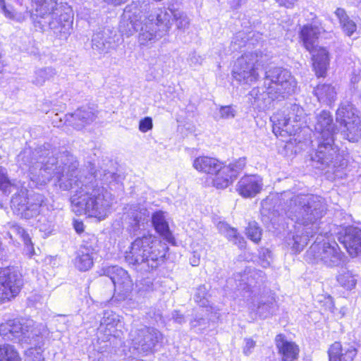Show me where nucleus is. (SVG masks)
Wrapping results in <instances>:
<instances>
[{
    "mask_svg": "<svg viewBox=\"0 0 361 361\" xmlns=\"http://www.w3.org/2000/svg\"><path fill=\"white\" fill-rule=\"evenodd\" d=\"M283 205L281 210L284 214L295 222L294 232H290L285 238V243L294 252H299L307 244L310 238L317 235L316 239L305 254V260L309 263H324L333 267L341 264L343 255L335 242L325 241L323 238L329 233L322 228L320 221L326 211L324 198L314 195H293L291 192L281 194Z\"/></svg>",
    "mask_w": 361,
    "mask_h": 361,
    "instance_id": "obj_1",
    "label": "nucleus"
},
{
    "mask_svg": "<svg viewBox=\"0 0 361 361\" xmlns=\"http://www.w3.org/2000/svg\"><path fill=\"white\" fill-rule=\"evenodd\" d=\"M171 16V12H166L161 8H155L149 15L143 16L141 8L136 4H132L123 11L119 31L127 37L138 32L140 46L149 47L168 32Z\"/></svg>",
    "mask_w": 361,
    "mask_h": 361,
    "instance_id": "obj_2",
    "label": "nucleus"
},
{
    "mask_svg": "<svg viewBox=\"0 0 361 361\" xmlns=\"http://www.w3.org/2000/svg\"><path fill=\"white\" fill-rule=\"evenodd\" d=\"M80 183V191L72 195V210L77 214H87L99 219H104L111 211L114 197L98 182H75Z\"/></svg>",
    "mask_w": 361,
    "mask_h": 361,
    "instance_id": "obj_3",
    "label": "nucleus"
},
{
    "mask_svg": "<svg viewBox=\"0 0 361 361\" xmlns=\"http://www.w3.org/2000/svg\"><path fill=\"white\" fill-rule=\"evenodd\" d=\"M168 249L155 235L144 234L131 243L125 252V260L137 271L149 272L164 262Z\"/></svg>",
    "mask_w": 361,
    "mask_h": 361,
    "instance_id": "obj_4",
    "label": "nucleus"
},
{
    "mask_svg": "<svg viewBox=\"0 0 361 361\" xmlns=\"http://www.w3.org/2000/svg\"><path fill=\"white\" fill-rule=\"evenodd\" d=\"M48 143L35 149L34 156L37 162L40 164L42 175H50L49 180H61L62 178H67L71 180L78 169V163L73 155L67 152H59L56 149H51Z\"/></svg>",
    "mask_w": 361,
    "mask_h": 361,
    "instance_id": "obj_5",
    "label": "nucleus"
},
{
    "mask_svg": "<svg viewBox=\"0 0 361 361\" xmlns=\"http://www.w3.org/2000/svg\"><path fill=\"white\" fill-rule=\"evenodd\" d=\"M0 334L6 340L24 345L40 349L49 332L43 324H37L32 319H15L0 324Z\"/></svg>",
    "mask_w": 361,
    "mask_h": 361,
    "instance_id": "obj_6",
    "label": "nucleus"
},
{
    "mask_svg": "<svg viewBox=\"0 0 361 361\" xmlns=\"http://www.w3.org/2000/svg\"><path fill=\"white\" fill-rule=\"evenodd\" d=\"M306 113L298 104H290L281 112H276L271 117L273 133L276 136L286 137L300 132Z\"/></svg>",
    "mask_w": 361,
    "mask_h": 361,
    "instance_id": "obj_7",
    "label": "nucleus"
},
{
    "mask_svg": "<svg viewBox=\"0 0 361 361\" xmlns=\"http://www.w3.org/2000/svg\"><path fill=\"white\" fill-rule=\"evenodd\" d=\"M245 164V157H240L228 164H224L216 158L207 156L199 157L193 161V166L198 171L219 175L223 180L238 178Z\"/></svg>",
    "mask_w": 361,
    "mask_h": 361,
    "instance_id": "obj_8",
    "label": "nucleus"
},
{
    "mask_svg": "<svg viewBox=\"0 0 361 361\" xmlns=\"http://www.w3.org/2000/svg\"><path fill=\"white\" fill-rule=\"evenodd\" d=\"M266 59L267 56L259 50L244 53L234 65L233 78L242 84L252 85L260 78L259 71Z\"/></svg>",
    "mask_w": 361,
    "mask_h": 361,
    "instance_id": "obj_9",
    "label": "nucleus"
},
{
    "mask_svg": "<svg viewBox=\"0 0 361 361\" xmlns=\"http://www.w3.org/2000/svg\"><path fill=\"white\" fill-rule=\"evenodd\" d=\"M320 28L313 25H305L300 31V37L305 47L312 53L313 67L317 77H324L328 66V51L323 47L317 48L318 36Z\"/></svg>",
    "mask_w": 361,
    "mask_h": 361,
    "instance_id": "obj_10",
    "label": "nucleus"
},
{
    "mask_svg": "<svg viewBox=\"0 0 361 361\" xmlns=\"http://www.w3.org/2000/svg\"><path fill=\"white\" fill-rule=\"evenodd\" d=\"M73 16L69 7L56 8L52 15L46 16L44 19L37 20L36 25L45 30L49 27L54 35L59 39L66 41L73 31Z\"/></svg>",
    "mask_w": 361,
    "mask_h": 361,
    "instance_id": "obj_11",
    "label": "nucleus"
},
{
    "mask_svg": "<svg viewBox=\"0 0 361 361\" xmlns=\"http://www.w3.org/2000/svg\"><path fill=\"white\" fill-rule=\"evenodd\" d=\"M336 122L345 128L344 137L350 142H355L361 137V119L357 109L348 102H342L336 113Z\"/></svg>",
    "mask_w": 361,
    "mask_h": 361,
    "instance_id": "obj_12",
    "label": "nucleus"
},
{
    "mask_svg": "<svg viewBox=\"0 0 361 361\" xmlns=\"http://www.w3.org/2000/svg\"><path fill=\"white\" fill-rule=\"evenodd\" d=\"M264 85L267 90L275 95L285 97L293 94L297 88V82L290 72L281 67L269 68L265 73Z\"/></svg>",
    "mask_w": 361,
    "mask_h": 361,
    "instance_id": "obj_13",
    "label": "nucleus"
},
{
    "mask_svg": "<svg viewBox=\"0 0 361 361\" xmlns=\"http://www.w3.org/2000/svg\"><path fill=\"white\" fill-rule=\"evenodd\" d=\"M132 346L139 353H153L164 341V335L154 327L141 325L132 329L130 333Z\"/></svg>",
    "mask_w": 361,
    "mask_h": 361,
    "instance_id": "obj_14",
    "label": "nucleus"
},
{
    "mask_svg": "<svg viewBox=\"0 0 361 361\" xmlns=\"http://www.w3.org/2000/svg\"><path fill=\"white\" fill-rule=\"evenodd\" d=\"M317 143L316 151L311 155L312 166L323 169L327 166L337 167L345 164L343 160H341L338 149L334 145V140L331 142L317 140Z\"/></svg>",
    "mask_w": 361,
    "mask_h": 361,
    "instance_id": "obj_15",
    "label": "nucleus"
},
{
    "mask_svg": "<svg viewBox=\"0 0 361 361\" xmlns=\"http://www.w3.org/2000/svg\"><path fill=\"white\" fill-rule=\"evenodd\" d=\"M23 286L22 276L14 267L0 270V301L4 302L15 298Z\"/></svg>",
    "mask_w": 361,
    "mask_h": 361,
    "instance_id": "obj_16",
    "label": "nucleus"
},
{
    "mask_svg": "<svg viewBox=\"0 0 361 361\" xmlns=\"http://www.w3.org/2000/svg\"><path fill=\"white\" fill-rule=\"evenodd\" d=\"M314 134L317 136V140L331 141L334 140L335 135L338 132V129L334 122L333 116L331 113L326 110H322L315 116L314 124Z\"/></svg>",
    "mask_w": 361,
    "mask_h": 361,
    "instance_id": "obj_17",
    "label": "nucleus"
},
{
    "mask_svg": "<svg viewBox=\"0 0 361 361\" xmlns=\"http://www.w3.org/2000/svg\"><path fill=\"white\" fill-rule=\"evenodd\" d=\"M97 118V110L94 106H82L73 114L65 116L64 123L73 126L76 130H82L92 123Z\"/></svg>",
    "mask_w": 361,
    "mask_h": 361,
    "instance_id": "obj_18",
    "label": "nucleus"
},
{
    "mask_svg": "<svg viewBox=\"0 0 361 361\" xmlns=\"http://www.w3.org/2000/svg\"><path fill=\"white\" fill-rule=\"evenodd\" d=\"M124 211L125 220L134 235L141 226L144 227L149 221V212L139 204L127 205L124 207Z\"/></svg>",
    "mask_w": 361,
    "mask_h": 361,
    "instance_id": "obj_19",
    "label": "nucleus"
},
{
    "mask_svg": "<svg viewBox=\"0 0 361 361\" xmlns=\"http://www.w3.org/2000/svg\"><path fill=\"white\" fill-rule=\"evenodd\" d=\"M103 274L109 277L115 287L128 292L133 288V283L128 271L118 266H111L102 269Z\"/></svg>",
    "mask_w": 361,
    "mask_h": 361,
    "instance_id": "obj_20",
    "label": "nucleus"
},
{
    "mask_svg": "<svg viewBox=\"0 0 361 361\" xmlns=\"http://www.w3.org/2000/svg\"><path fill=\"white\" fill-rule=\"evenodd\" d=\"M329 361H353L357 353L356 345L334 343L328 350Z\"/></svg>",
    "mask_w": 361,
    "mask_h": 361,
    "instance_id": "obj_21",
    "label": "nucleus"
},
{
    "mask_svg": "<svg viewBox=\"0 0 361 361\" xmlns=\"http://www.w3.org/2000/svg\"><path fill=\"white\" fill-rule=\"evenodd\" d=\"M341 239L352 257L361 254V229L353 226L347 227Z\"/></svg>",
    "mask_w": 361,
    "mask_h": 361,
    "instance_id": "obj_22",
    "label": "nucleus"
},
{
    "mask_svg": "<svg viewBox=\"0 0 361 361\" xmlns=\"http://www.w3.org/2000/svg\"><path fill=\"white\" fill-rule=\"evenodd\" d=\"M278 99V96L275 95L271 90L267 89L265 90L264 87H255L253 88L249 93V102L254 108L259 110H264L271 102Z\"/></svg>",
    "mask_w": 361,
    "mask_h": 361,
    "instance_id": "obj_23",
    "label": "nucleus"
},
{
    "mask_svg": "<svg viewBox=\"0 0 361 361\" xmlns=\"http://www.w3.org/2000/svg\"><path fill=\"white\" fill-rule=\"evenodd\" d=\"M275 343L279 353L282 356V361H295L298 359V347L294 343L287 341L283 335H277Z\"/></svg>",
    "mask_w": 361,
    "mask_h": 361,
    "instance_id": "obj_24",
    "label": "nucleus"
},
{
    "mask_svg": "<svg viewBox=\"0 0 361 361\" xmlns=\"http://www.w3.org/2000/svg\"><path fill=\"white\" fill-rule=\"evenodd\" d=\"M35 201L32 202L31 199H28V201L25 205H22L19 208L22 216L25 219H30L34 216H39L43 214L46 211L47 207L42 205L44 202V196L40 194L35 195Z\"/></svg>",
    "mask_w": 361,
    "mask_h": 361,
    "instance_id": "obj_25",
    "label": "nucleus"
},
{
    "mask_svg": "<svg viewBox=\"0 0 361 361\" xmlns=\"http://www.w3.org/2000/svg\"><path fill=\"white\" fill-rule=\"evenodd\" d=\"M152 224L155 231L167 242L173 243L175 240L166 221L164 213L161 211L156 212L152 216Z\"/></svg>",
    "mask_w": 361,
    "mask_h": 361,
    "instance_id": "obj_26",
    "label": "nucleus"
},
{
    "mask_svg": "<svg viewBox=\"0 0 361 361\" xmlns=\"http://www.w3.org/2000/svg\"><path fill=\"white\" fill-rule=\"evenodd\" d=\"M35 8V16L37 20L44 19L46 16L52 15L56 8H63L65 6H59L58 0H33Z\"/></svg>",
    "mask_w": 361,
    "mask_h": 361,
    "instance_id": "obj_27",
    "label": "nucleus"
},
{
    "mask_svg": "<svg viewBox=\"0 0 361 361\" xmlns=\"http://www.w3.org/2000/svg\"><path fill=\"white\" fill-rule=\"evenodd\" d=\"M314 94L320 103L331 105L336 99L337 92L331 84H319L314 89Z\"/></svg>",
    "mask_w": 361,
    "mask_h": 361,
    "instance_id": "obj_28",
    "label": "nucleus"
},
{
    "mask_svg": "<svg viewBox=\"0 0 361 361\" xmlns=\"http://www.w3.org/2000/svg\"><path fill=\"white\" fill-rule=\"evenodd\" d=\"M95 255L78 250L74 259V264L76 269L80 271L90 270L94 264V256Z\"/></svg>",
    "mask_w": 361,
    "mask_h": 361,
    "instance_id": "obj_29",
    "label": "nucleus"
},
{
    "mask_svg": "<svg viewBox=\"0 0 361 361\" xmlns=\"http://www.w3.org/2000/svg\"><path fill=\"white\" fill-rule=\"evenodd\" d=\"M335 15L338 19L345 34L348 36H351L357 30V25L355 22L350 19L343 8H337L335 11Z\"/></svg>",
    "mask_w": 361,
    "mask_h": 361,
    "instance_id": "obj_30",
    "label": "nucleus"
},
{
    "mask_svg": "<svg viewBox=\"0 0 361 361\" xmlns=\"http://www.w3.org/2000/svg\"><path fill=\"white\" fill-rule=\"evenodd\" d=\"M54 215L52 212L46 208V211L39 215L37 226L45 235L51 234L54 226Z\"/></svg>",
    "mask_w": 361,
    "mask_h": 361,
    "instance_id": "obj_31",
    "label": "nucleus"
},
{
    "mask_svg": "<svg viewBox=\"0 0 361 361\" xmlns=\"http://www.w3.org/2000/svg\"><path fill=\"white\" fill-rule=\"evenodd\" d=\"M108 35L104 32L94 33L92 39V49L99 53H106L111 47V42L107 39Z\"/></svg>",
    "mask_w": 361,
    "mask_h": 361,
    "instance_id": "obj_32",
    "label": "nucleus"
},
{
    "mask_svg": "<svg viewBox=\"0 0 361 361\" xmlns=\"http://www.w3.org/2000/svg\"><path fill=\"white\" fill-rule=\"evenodd\" d=\"M262 188L258 182H238L236 190L243 197H252L259 193Z\"/></svg>",
    "mask_w": 361,
    "mask_h": 361,
    "instance_id": "obj_33",
    "label": "nucleus"
},
{
    "mask_svg": "<svg viewBox=\"0 0 361 361\" xmlns=\"http://www.w3.org/2000/svg\"><path fill=\"white\" fill-rule=\"evenodd\" d=\"M56 74L54 68L46 67L37 69L35 71L32 82L37 86H42L47 80H49Z\"/></svg>",
    "mask_w": 361,
    "mask_h": 361,
    "instance_id": "obj_34",
    "label": "nucleus"
},
{
    "mask_svg": "<svg viewBox=\"0 0 361 361\" xmlns=\"http://www.w3.org/2000/svg\"><path fill=\"white\" fill-rule=\"evenodd\" d=\"M338 283L347 290H352L357 283L356 276L346 269L342 268L337 276Z\"/></svg>",
    "mask_w": 361,
    "mask_h": 361,
    "instance_id": "obj_35",
    "label": "nucleus"
},
{
    "mask_svg": "<svg viewBox=\"0 0 361 361\" xmlns=\"http://www.w3.org/2000/svg\"><path fill=\"white\" fill-rule=\"evenodd\" d=\"M98 248V239L94 234L85 233L82 235V241L79 250L96 255Z\"/></svg>",
    "mask_w": 361,
    "mask_h": 361,
    "instance_id": "obj_36",
    "label": "nucleus"
},
{
    "mask_svg": "<svg viewBox=\"0 0 361 361\" xmlns=\"http://www.w3.org/2000/svg\"><path fill=\"white\" fill-rule=\"evenodd\" d=\"M211 286L209 285H200L195 291L194 300L200 307H207L209 305V298L211 295L209 293Z\"/></svg>",
    "mask_w": 361,
    "mask_h": 361,
    "instance_id": "obj_37",
    "label": "nucleus"
},
{
    "mask_svg": "<svg viewBox=\"0 0 361 361\" xmlns=\"http://www.w3.org/2000/svg\"><path fill=\"white\" fill-rule=\"evenodd\" d=\"M0 361H20L15 348L10 344L0 345Z\"/></svg>",
    "mask_w": 361,
    "mask_h": 361,
    "instance_id": "obj_38",
    "label": "nucleus"
},
{
    "mask_svg": "<svg viewBox=\"0 0 361 361\" xmlns=\"http://www.w3.org/2000/svg\"><path fill=\"white\" fill-rule=\"evenodd\" d=\"M161 9L165 11L166 12L171 13V16H170L169 21V29L171 27V20L172 17H173L172 20L175 21L176 25L178 29L184 30L189 25V19L185 14L180 13V12H173L171 10L167 11L165 8H161Z\"/></svg>",
    "mask_w": 361,
    "mask_h": 361,
    "instance_id": "obj_39",
    "label": "nucleus"
},
{
    "mask_svg": "<svg viewBox=\"0 0 361 361\" xmlns=\"http://www.w3.org/2000/svg\"><path fill=\"white\" fill-rule=\"evenodd\" d=\"M245 231L247 238L254 243H258L261 240L262 229L256 221L249 222Z\"/></svg>",
    "mask_w": 361,
    "mask_h": 361,
    "instance_id": "obj_40",
    "label": "nucleus"
},
{
    "mask_svg": "<svg viewBox=\"0 0 361 361\" xmlns=\"http://www.w3.org/2000/svg\"><path fill=\"white\" fill-rule=\"evenodd\" d=\"M118 315L111 310H105L100 321V326H105L107 329L115 327L119 322Z\"/></svg>",
    "mask_w": 361,
    "mask_h": 361,
    "instance_id": "obj_41",
    "label": "nucleus"
},
{
    "mask_svg": "<svg viewBox=\"0 0 361 361\" xmlns=\"http://www.w3.org/2000/svg\"><path fill=\"white\" fill-rule=\"evenodd\" d=\"M275 307V302L272 300H268L267 302L260 301L257 305L256 310L257 314H258L260 317L266 318L269 314L274 313Z\"/></svg>",
    "mask_w": 361,
    "mask_h": 361,
    "instance_id": "obj_42",
    "label": "nucleus"
},
{
    "mask_svg": "<svg viewBox=\"0 0 361 361\" xmlns=\"http://www.w3.org/2000/svg\"><path fill=\"white\" fill-rule=\"evenodd\" d=\"M53 186L57 191L71 190V192H74L73 195H75L76 190L80 191L81 184L75 183V182H54Z\"/></svg>",
    "mask_w": 361,
    "mask_h": 361,
    "instance_id": "obj_43",
    "label": "nucleus"
},
{
    "mask_svg": "<svg viewBox=\"0 0 361 361\" xmlns=\"http://www.w3.org/2000/svg\"><path fill=\"white\" fill-rule=\"evenodd\" d=\"M224 235L228 240L240 247H243L245 243L243 238L239 235L237 230L234 228L230 227L228 232H226Z\"/></svg>",
    "mask_w": 361,
    "mask_h": 361,
    "instance_id": "obj_44",
    "label": "nucleus"
},
{
    "mask_svg": "<svg viewBox=\"0 0 361 361\" xmlns=\"http://www.w3.org/2000/svg\"><path fill=\"white\" fill-rule=\"evenodd\" d=\"M153 128L152 118L147 116L141 119L139 122V130L142 133H147Z\"/></svg>",
    "mask_w": 361,
    "mask_h": 361,
    "instance_id": "obj_45",
    "label": "nucleus"
},
{
    "mask_svg": "<svg viewBox=\"0 0 361 361\" xmlns=\"http://www.w3.org/2000/svg\"><path fill=\"white\" fill-rule=\"evenodd\" d=\"M219 113L221 118L224 119L233 118L235 116V111L231 106H221Z\"/></svg>",
    "mask_w": 361,
    "mask_h": 361,
    "instance_id": "obj_46",
    "label": "nucleus"
},
{
    "mask_svg": "<svg viewBox=\"0 0 361 361\" xmlns=\"http://www.w3.org/2000/svg\"><path fill=\"white\" fill-rule=\"evenodd\" d=\"M243 32H238L234 38V41L232 42V46L234 50H237L243 46H245L247 42L244 40Z\"/></svg>",
    "mask_w": 361,
    "mask_h": 361,
    "instance_id": "obj_47",
    "label": "nucleus"
},
{
    "mask_svg": "<svg viewBox=\"0 0 361 361\" xmlns=\"http://www.w3.org/2000/svg\"><path fill=\"white\" fill-rule=\"evenodd\" d=\"M244 342L243 353L247 356L252 352L256 345V342L250 338H245Z\"/></svg>",
    "mask_w": 361,
    "mask_h": 361,
    "instance_id": "obj_48",
    "label": "nucleus"
},
{
    "mask_svg": "<svg viewBox=\"0 0 361 361\" xmlns=\"http://www.w3.org/2000/svg\"><path fill=\"white\" fill-rule=\"evenodd\" d=\"M12 231L14 233H16L23 240V241L28 242V239L30 238V236L28 233L25 231L23 228L18 225H15L12 228Z\"/></svg>",
    "mask_w": 361,
    "mask_h": 361,
    "instance_id": "obj_49",
    "label": "nucleus"
},
{
    "mask_svg": "<svg viewBox=\"0 0 361 361\" xmlns=\"http://www.w3.org/2000/svg\"><path fill=\"white\" fill-rule=\"evenodd\" d=\"M25 245L24 251L29 257H32L35 255V249L33 247V244L31 241L30 238L28 239V242L23 241Z\"/></svg>",
    "mask_w": 361,
    "mask_h": 361,
    "instance_id": "obj_50",
    "label": "nucleus"
},
{
    "mask_svg": "<svg viewBox=\"0 0 361 361\" xmlns=\"http://www.w3.org/2000/svg\"><path fill=\"white\" fill-rule=\"evenodd\" d=\"M275 1L279 4L280 6H283L286 8H292L296 5L298 0H275Z\"/></svg>",
    "mask_w": 361,
    "mask_h": 361,
    "instance_id": "obj_51",
    "label": "nucleus"
},
{
    "mask_svg": "<svg viewBox=\"0 0 361 361\" xmlns=\"http://www.w3.org/2000/svg\"><path fill=\"white\" fill-rule=\"evenodd\" d=\"M172 319L176 323L180 324H181L185 322L184 316L179 311H177V310H175L173 312Z\"/></svg>",
    "mask_w": 361,
    "mask_h": 361,
    "instance_id": "obj_52",
    "label": "nucleus"
},
{
    "mask_svg": "<svg viewBox=\"0 0 361 361\" xmlns=\"http://www.w3.org/2000/svg\"><path fill=\"white\" fill-rule=\"evenodd\" d=\"M230 226L225 223V222H219V224H217V228L219 230V231L223 234V235H225V233L226 232H228V229L230 228Z\"/></svg>",
    "mask_w": 361,
    "mask_h": 361,
    "instance_id": "obj_53",
    "label": "nucleus"
},
{
    "mask_svg": "<svg viewBox=\"0 0 361 361\" xmlns=\"http://www.w3.org/2000/svg\"><path fill=\"white\" fill-rule=\"evenodd\" d=\"M74 228L78 233H81L84 231V224L81 221H75L74 222Z\"/></svg>",
    "mask_w": 361,
    "mask_h": 361,
    "instance_id": "obj_54",
    "label": "nucleus"
},
{
    "mask_svg": "<svg viewBox=\"0 0 361 361\" xmlns=\"http://www.w3.org/2000/svg\"><path fill=\"white\" fill-rule=\"evenodd\" d=\"M189 61L191 64H200L202 63V59L200 56L192 54L190 56Z\"/></svg>",
    "mask_w": 361,
    "mask_h": 361,
    "instance_id": "obj_55",
    "label": "nucleus"
},
{
    "mask_svg": "<svg viewBox=\"0 0 361 361\" xmlns=\"http://www.w3.org/2000/svg\"><path fill=\"white\" fill-rule=\"evenodd\" d=\"M127 1L128 0H104V1L106 4L113 6H119L122 4L126 3Z\"/></svg>",
    "mask_w": 361,
    "mask_h": 361,
    "instance_id": "obj_56",
    "label": "nucleus"
},
{
    "mask_svg": "<svg viewBox=\"0 0 361 361\" xmlns=\"http://www.w3.org/2000/svg\"><path fill=\"white\" fill-rule=\"evenodd\" d=\"M228 182H212V185L217 189L226 188L228 186Z\"/></svg>",
    "mask_w": 361,
    "mask_h": 361,
    "instance_id": "obj_57",
    "label": "nucleus"
},
{
    "mask_svg": "<svg viewBox=\"0 0 361 361\" xmlns=\"http://www.w3.org/2000/svg\"><path fill=\"white\" fill-rule=\"evenodd\" d=\"M0 180H9L7 178V171L0 166Z\"/></svg>",
    "mask_w": 361,
    "mask_h": 361,
    "instance_id": "obj_58",
    "label": "nucleus"
},
{
    "mask_svg": "<svg viewBox=\"0 0 361 361\" xmlns=\"http://www.w3.org/2000/svg\"><path fill=\"white\" fill-rule=\"evenodd\" d=\"M12 186L11 182H0V189L4 190L5 192H6L8 188H11Z\"/></svg>",
    "mask_w": 361,
    "mask_h": 361,
    "instance_id": "obj_59",
    "label": "nucleus"
},
{
    "mask_svg": "<svg viewBox=\"0 0 361 361\" xmlns=\"http://www.w3.org/2000/svg\"><path fill=\"white\" fill-rule=\"evenodd\" d=\"M361 79V76L360 75V73H357V74H353L351 78H350V81L353 84H355V83H357Z\"/></svg>",
    "mask_w": 361,
    "mask_h": 361,
    "instance_id": "obj_60",
    "label": "nucleus"
},
{
    "mask_svg": "<svg viewBox=\"0 0 361 361\" xmlns=\"http://www.w3.org/2000/svg\"><path fill=\"white\" fill-rule=\"evenodd\" d=\"M204 321V319L202 317L199 319L195 318L194 320L190 321V324L192 326H196L197 324H201Z\"/></svg>",
    "mask_w": 361,
    "mask_h": 361,
    "instance_id": "obj_61",
    "label": "nucleus"
},
{
    "mask_svg": "<svg viewBox=\"0 0 361 361\" xmlns=\"http://www.w3.org/2000/svg\"><path fill=\"white\" fill-rule=\"evenodd\" d=\"M190 263L192 266H197L199 263V259H197L195 258L190 259Z\"/></svg>",
    "mask_w": 361,
    "mask_h": 361,
    "instance_id": "obj_62",
    "label": "nucleus"
},
{
    "mask_svg": "<svg viewBox=\"0 0 361 361\" xmlns=\"http://www.w3.org/2000/svg\"><path fill=\"white\" fill-rule=\"evenodd\" d=\"M0 7L6 13V6H5L4 0H0Z\"/></svg>",
    "mask_w": 361,
    "mask_h": 361,
    "instance_id": "obj_63",
    "label": "nucleus"
},
{
    "mask_svg": "<svg viewBox=\"0 0 361 361\" xmlns=\"http://www.w3.org/2000/svg\"><path fill=\"white\" fill-rule=\"evenodd\" d=\"M33 350L32 347H31L30 349L26 351V354H28L29 353H32V350Z\"/></svg>",
    "mask_w": 361,
    "mask_h": 361,
    "instance_id": "obj_64",
    "label": "nucleus"
}]
</instances>
